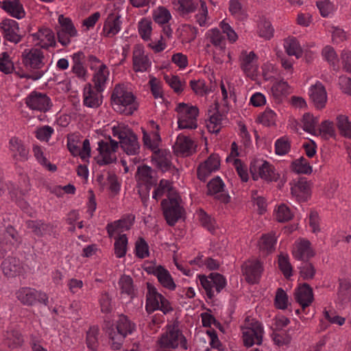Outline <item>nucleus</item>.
<instances>
[{
    "mask_svg": "<svg viewBox=\"0 0 351 351\" xmlns=\"http://www.w3.org/2000/svg\"><path fill=\"white\" fill-rule=\"evenodd\" d=\"M21 59L24 66L29 71V73L21 75V77L38 80L47 71L44 62L43 53L38 49H25L22 53Z\"/></svg>",
    "mask_w": 351,
    "mask_h": 351,
    "instance_id": "f257e3e1",
    "label": "nucleus"
},
{
    "mask_svg": "<svg viewBox=\"0 0 351 351\" xmlns=\"http://www.w3.org/2000/svg\"><path fill=\"white\" fill-rule=\"evenodd\" d=\"M278 264L280 270L286 278L293 276V267L287 254L281 253L278 256Z\"/></svg>",
    "mask_w": 351,
    "mask_h": 351,
    "instance_id": "5fc2aeb1",
    "label": "nucleus"
},
{
    "mask_svg": "<svg viewBox=\"0 0 351 351\" xmlns=\"http://www.w3.org/2000/svg\"><path fill=\"white\" fill-rule=\"evenodd\" d=\"M122 21L119 12L114 9L108 14L104 23L101 34L108 38H112L121 29Z\"/></svg>",
    "mask_w": 351,
    "mask_h": 351,
    "instance_id": "b1692460",
    "label": "nucleus"
},
{
    "mask_svg": "<svg viewBox=\"0 0 351 351\" xmlns=\"http://www.w3.org/2000/svg\"><path fill=\"white\" fill-rule=\"evenodd\" d=\"M283 47L285 52L289 56H295L297 59L301 58L303 50L298 40L293 36H289L284 40Z\"/></svg>",
    "mask_w": 351,
    "mask_h": 351,
    "instance_id": "c03bdc74",
    "label": "nucleus"
},
{
    "mask_svg": "<svg viewBox=\"0 0 351 351\" xmlns=\"http://www.w3.org/2000/svg\"><path fill=\"white\" fill-rule=\"evenodd\" d=\"M177 194L178 193L172 186V183L169 180L162 179L158 186L154 191L152 197L158 200L162 196L166 195L167 199H169Z\"/></svg>",
    "mask_w": 351,
    "mask_h": 351,
    "instance_id": "79ce46f5",
    "label": "nucleus"
},
{
    "mask_svg": "<svg viewBox=\"0 0 351 351\" xmlns=\"http://www.w3.org/2000/svg\"><path fill=\"white\" fill-rule=\"evenodd\" d=\"M104 90H99L95 86L90 84L84 86L83 90V104L88 108H97L102 104L101 93Z\"/></svg>",
    "mask_w": 351,
    "mask_h": 351,
    "instance_id": "2f4dec72",
    "label": "nucleus"
},
{
    "mask_svg": "<svg viewBox=\"0 0 351 351\" xmlns=\"http://www.w3.org/2000/svg\"><path fill=\"white\" fill-rule=\"evenodd\" d=\"M243 343L247 347L261 345L263 341L264 328L263 324L250 316L245 319L241 326Z\"/></svg>",
    "mask_w": 351,
    "mask_h": 351,
    "instance_id": "0eeeda50",
    "label": "nucleus"
},
{
    "mask_svg": "<svg viewBox=\"0 0 351 351\" xmlns=\"http://www.w3.org/2000/svg\"><path fill=\"white\" fill-rule=\"evenodd\" d=\"M291 254L294 258L299 261H307L315 256L310 241L305 239H299L294 242Z\"/></svg>",
    "mask_w": 351,
    "mask_h": 351,
    "instance_id": "bb28decb",
    "label": "nucleus"
},
{
    "mask_svg": "<svg viewBox=\"0 0 351 351\" xmlns=\"http://www.w3.org/2000/svg\"><path fill=\"white\" fill-rule=\"evenodd\" d=\"M128 238L125 234L119 235L114 242V254L117 258L125 256L127 252Z\"/></svg>",
    "mask_w": 351,
    "mask_h": 351,
    "instance_id": "338daca9",
    "label": "nucleus"
},
{
    "mask_svg": "<svg viewBox=\"0 0 351 351\" xmlns=\"http://www.w3.org/2000/svg\"><path fill=\"white\" fill-rule=\"evenodd\" d=\"M112 134L119 139L121 148L128 155H136L139 153L140 145L137 136L128 126L123 123H117L112 127Z\"/></svg>",
    "mask_w": 351,
    "mask_h": 351,
    "instance_id": "20e7f679",
    "label": "nucleus"
},
{
    "mask_svg": "<svg viewBox=\"0 0 351 351\" xmlns=\"http://www.w3.org/2000/svg\"><path fill=\"white\" fill-rule=\"evenodd\" d=\"M0 8L10 16L17 19H21L25 16V9L19 0H2L0 1Z\"/></svg>",
    "mask_w": 351,
    "mask_h": 351,
    "instance_id": "e433bc0d",
    "label": "nucleus"
},
{
    "mask_svg": "<svg viewBox=\"0 0 351 351\" xmlns=\"http://www.w3.org/2000/svg\"><path fill=\"white\" fill-rule=\"evenodd\" d=\"M108 336L111 348L115 350L121 349L126 336L119 332L117 330L115 331L113 328L108 332Z\"/></svg>",
    "mask_w": 351,
    "mask_h": 351,
    "instance_id": "69168bd1",
    "label": "nucleus"
},
{
    "mask_svg": "<svg viewBox=\"0 0 351 351\" xmlns=\"http://www.w3.org/2000/svg\"><path fill=\"white\" fill-rule=\"evenodd\" d=\"M143 141L144 145L150 149L152 152L158 149L161 138L157 131H152L148 133L143 130Z\"/></svg>",
    "mask_w": 351,
    "mask_h": 351,
    "instance_id": "09e8293b",
    "label": "nucleus"
},
{
    "mask_svg": "<svg viewBox=\"0 0 351 351\" xmlns=\"http://www.w3.org/2000/svg\"><path fill=\"white\" fill-rule=\"evenodd\" d=\"M58 23L55 28L58 41L63 47H66L71 43V38L77 36V30L72 20L62 14L58 16Z\"/></svg>",
    "mask_w": 351,
    "mask_h": 351,
    "instance_id": "ddd939ff",
    "label": "nucleus"
},
{
    "mask_svg": "<svg viewBox=\"0 0 351 351\" xmlns=\"http://www.w3.org/2000/svg\"><path fill=\"white\" fill-rule=\"evenodd\" d=\"M314 135L320 136L322 138L328 140L334 138L336 135L334 124L332 121L326 120L317 127Z\"/></svg>",
    "mask_w": 351,
    "mask_h": 351,
    "instance_id": "49530a36",
    "label": "nucleus"
},
{
    "mask_svg": "<svg viewBox=\"0 0 351 351\" xmlns=\"http://www.w3.org/2000/svg\"><path fill=\"white\" fill-rule=\"evenodd\" d=\"M24 100L26 106L32 111L45 113L53 106L51 98L46 93L36 90L31 92Z\"/></svg>",
    "mask_w": 351,
    "mask_h": 351,
    "instance_id": "2eb2a0df",
    "label": "nucleus"
},
{
    "mask_svg": "<svg viewBox=\"0 0 351 351\" xmlns=\"http://www.w3.org/2000/svg\"><path fill=\"white\" fill-rule=\"evenodd\" d=\"M291 168L297 173L310 174L312 172V167L308 160L304 157L294 160L291 164Z\"/></svg>",
    "mask_w": 351,
    "mask_h": 351,
    "instance_id": "13d9d810",
    "label": "nucleus"
},
{
    "mask_svg": "<svg viewBox=\"0 0 351 351\" xmlns=\"http://www.w3.org/2000/svg\"><path fill=\"white\" fill-rule=\"evenodd\" d=\"M274 217L278 222L284 223L290 221L293 217V213L285 204H280L275 208Z\"/></svg>",
    "mask_w": 351,
    "mask_h": 351,
    "instance_id": "3c124183",
    "label": "nucleus"
},
{
    "mask_svg": "<svg viewBox=\"0 0 351 351\" xmlns=\"http://www.w3.org/2000/svg\"><path fill=\"white\" fill-rule=\"evenodd\" d=\"M182 199L179 194L164 199L161 202L163 214L167 223L173 226L181 218L184 208L181 205Z\"/></svg>",
    "mask_w": 351,
    "mask_h": 351,
    "instance_id": "9b49d317",
    "label": "nucleus"
},
{
    "mask_svg": "<svg viewBox=\"0 0 351 351\" xmlns=\"http://www.w3.org/2000/svg\"><path fill=\"white\" fill-rule=\"evenodd\" d=\"M276 241L277 239L274 232L263 234L258 243L259 249L265 254L271 253L275 250Z\"/></svg>",
    "mask_w": 351,
    "mask_h": 351,
    "instance_id": "a18cd8bd",
    "label": "nucleus"
},
{
    "mask_svg": "<svg viewBox=\"0 0 351 351\" xmlns=\"http://www.w3.org/2000/svg\"><path fill=\"white\" fill-rule=\"evenodd\" d=\"M0 32L4 40L17 44L22 40L19 23L11 19H4L0 22Z\"/></svg>",
    "mask_w": 351,
    "mask_h": 351,
    "instance_id": "aec40b11",
    "label": "nucleus"
},
{
    "mask_svg": "<svg viewBox=\"0 0 351 351\" xmlns=\"http://www.w3.org/2000/svg\"><path fill=\"white\" fill-rule=\"evenodd\" d=\"M165 82L178 94L181 93L186 86V82L182 80L178 76L173 75H166L164 77Z\"/></svg>",
    "mask_w": 351,
    "mask_h": 351,
    "instance_id": "e2e57ef3",
    "label": "nucleus"
},
{
    "mask_svg": "<svg viewBox=\"0 0 351 351\" xmlns=\"http://www.w3.org/2000/svg\"><path fill=\"white\" fill-rule=\"evenodd\" d=\"M32 37L36 45L41 48L48 49L56 45L54 33L48 27H40Z\"/></svg>",
    "mask_w": 351,
    "mask_h": 351,
    "instance_id": "72a5a7b5",
    "label": "nucleus"
},
{
    "mask_svg": "<svg viewBox=\"0 0 351 351\" xmlns=\"http://www.w3.org/2000/svg\"><path fill=\"white\" fill-rule=\"evenodd\" d=\"M252 178L257 180L259 178L267 181H276L279 176L275 172L274 167L269 162L256 160L250 165Z\"/></svg>",
    "mask_w": 351,
    "mask_h": 351,
    "instance_id": "a211bd4d",
    "label": "nucleus"
},
{
    "mask_svg": "<svg viewBox=\"0 0 351 351\" xmlns=\"http://www.w3.org/2000/svg\"><path fill=\"white\" fill-rule=\"evenodd\" d=\"M99 329L97 326H93L89 328L86 332V342L87 347L92 350H96L99 346L98 335Z\"/></svg>",
    "mask_w": 351,
    "mask_h": 351,
    "instance_id": "680f3d73",
    "label": "nucleus"
},
{
    "mask_svg": "<svg viewBox=\"0 0 351 351\" xmlns=\"http://www.w3.org/2000/svg\"><path fill=\"white\" fill-rule=\"evenodd\" d=\"M66 146L72 156L76 157L79 156L82 161L88 162L90 158L91 147L88 139H85L82 143L81 147V143L79 137L75 134H70L66 138Z\"/></svg>",
    "mask_w": 351,
    "mask_h": 351,
    "instance_id": "f3484780",
    "label": "nucleus"
},
{
    "mask_svg": "<svg viewBox=\"0 0 351 351\" xmlns=\"http://www.w3.org/2000/svg\"><path fill=\"white\" fill-rule=\"evenodd\" d=\"M175 111L177 113L178 125L180 129L195 130L197 128L199 109L190 104L178 103Z\"/></svg>",
    "mask_w": 351,
    "mask_h": 351,
    "instance_id": "6e6552de",
    "label": "nucleus"
},
{
    "mask_svg": "<svg viewBox=\"0 0 351 351\" xmlns=\"http://www.w3.org/2000/svg\"><path fill=\"white\" fill-rule=\"evenodd\" d=\"M322 55L324 59L333 67L334 70H337L339 69L338 56L333 47L329 45L326 46L322 49Z\"/></svg>",
    "mask_w": 351,
    "mask_h": 351,
    "instance_id": "bf43d9fd",
    "label": "nucleus"
},
{
    "mask_svg": "<svg viewBox=\"0 0 351 351\" xmlns=\"http://www.w3.org/2000/svg\"><path fill=\"white\" fill-rule=\"evenodd\" d=\"M71 72L80 80L85 81L87 78V69L84 65L85 55L82 51H77L71 56Z\"/></svg>",
    "mask_w": 351,
    "mask_h": 351,
    "instance_id": "4c0bfd02",
    "label": "nucleus"
},
{
    "mask_svg": "<svg viewBox=\"0 0 351 351\" xmlns=\"http://www.w3.org/2000/svg\"><path fill=\"white\" fill-rule=\"evenodd\" d=\"M338 300L346 304L351 301V282L347 280H341L338 292Z\"/></svg>",
    "mask_w": 351,
    "mask_h": 351,
    "instance_id": "6e6d98bb",
    "label": "nucleus"
},
{
    "mask_svg": "<svg viewBox=\"0 0 351 351\" xmlns=\"http://www.w3.org/2000/svg\"><path fill=\"white\" fill-rule=\"evenodd\" d=\"M291 195L298 202H305L311 195V183L305 178L294 180L291 187Z\"/></svg>",
    "mask_w": 351,
    "mask_h": 351,
    "instance_id": "c85d7f7f",
    "label": "nucleus"
},
{
    "mask_svg": "<svg viewBox=\"0 0 351 351\" xmlns=\"http://www.w3.org/2000/svg\"><path fill=\"white\" fill-rule=\"evenodd\" d=\"M98 156L95 157L96 162L100 165L111 164L117 160L116 152L119 148V143L109 136L108 140H101L97 143Z\"/></svg>",
    "mask_w": 351,
    "mask_h": 351,
    "instance_id": "9d476101",
    "label": "nucleus"
},
{
    "mask_svg": "<svg viewBox=\"0 0 351 351\" xmlns=\"http://www.w3.org/2000/svg\"><path fill=\"white\" fill-rule=\"evenodd\" d=\"M242 269L246 280L251 284L256 283L263 270V264L258 260H252L245 262Z\"/></svg>",
    "mask_w": 351,
    "mask_h": 351,
    "instance_id": "473e14b6",
    "label": "nucleus"
},
{
    "mask_svg": "<svg viewBox=\"0 0 351 351\" xmlns=\"http://www.w3.org/2000/svg\"><path fill=\"white\" fill-rule=\"evenodd\" d=\"M302 122L304 130L310 134H314L317 127L319 119L310 113H305L303 115Z\"/></svg>",
    "mask_w": 351,
    "mask_h": 351,
    "instance_id": "0e129e2a",
    "label": "nucleus"
},
{
    "mask_svg": "<svg viewBox=\"0 0 351 351\" xmlns=\"http://www.w3.org/2000/svg\"><path fill=\"white\" fill-rule=\"evenodd\" d=\"M20 243V237L13 227H8L3 232H0V256H3L14 245Z\"/></svg>",
    "mask_w": 351,
    "mask_h": 351,
    "instance_id": "a878e982",
    "label": "nucleus"
},
{
    "mask_svg": "<svg viewBox=\"0 0 351 351\" xmlns=\"http://www.w3.org/2000/svg\"><path fill=\"white\" fill-rule=\"evenodd\" d=\"M295 299L301 306V309L296 310L295 313L298 315L301 313L307 314V308L314 300L312 288L306 283L298 287L295 291Z\"/></svg>",
    "mask_w": 351,
    "mask_h": 351,
    "instance_id": "4be33fe9",
    "label": "nucleus"
},
{
    "mask_svg": "<svg viewBox=\"0 0 351 351\" xmlns=\"http://www.w3.org/2000/svg\"><path fill=\"white\" fill-rule=\"evenodd\" d=\"M145 308L148 314H151L156 311H160L163 314L166 315L173 310L171 303L169 300L160 293L157 288L151 283H147Z\"/></svg>",
    "mask_w": 351,
    "mask_h": 351,
    "instance_id": "423d86ee",
    "label": "nucleus"
},
{
    "mask_svg": "<svg viewBox=\"0 0 351 351\" xmlns=\"http://www.w3.org/2000/svg\"><path fill=\"white\" fill-rule=\"evenodd\" d=\"M152 66V62L146 54L143 47L136 45L132 52V69L136 73L147 71Z\"/></svg>",
    "mask_w": 351,
    "mask_h": 351,
    "instance_id": "393cba45",
    "label": "nucleus"
},
{
    "mask_svg": "<svg viewBox=\"0 0 351 351\" xmlns=\"http://www.w3.org/2000/svg\"><path fill=\"white\" fill-rule=\"evenodd\" d=\"M88 61L90 69L94 71L93 76V82L94 86L99 90H104L106 88L107 82L109 78L110 71L106 64L95 56H89Z\"/></svg>",
    "mask_w": 351,
    "mask_h": 351,
    "instance_id": "4468645a",
    "label": "nucleus"
},
{
    "mask_svg": "<svg viewBox=\"0 0 351 351\" xmlns=\"http://www.w3.org/2000/svg\"><path fill=\"white\" fill-rule=\"evenodd\" d=\"M200 224L210 232H213L215 230V220L208 215L204 210L199 209L195 213Z\"/></svg>",
    "mask_w": 351,
    "mask_h": 351,
    "instance_id": "864d4df0",
    "label": "nucleus"
},
{
    "mask_svg": "<svg viewBox=\"0 0 351 351\" xmlns=\"http://www.w3.org/2000/svg\"><path fill=\"white\" fill-rule=\"evenodd\" d=\"M160 348L187 350L186 339L175 326H169L158 341Z\"/></svg>",
    "mask_w": 351,
    "mask_h": 351,
    "instance_id": "1a4fd4ad",
    "label": "nucleus"
},
{
    "mask_svg": "<svg viewBox=\"0 0 351 351\" xmlns=\"http://www.w3.org/2000/svg\"><path fill=\"white\" fill-rule=\"evenodd\" d=\"M194 142L189 137L179 135L176 139L175 151L183 156H188L195 151Z\"/></svg>",
    "mask_w": 351,
    "mask_h": 351,
    "instance_id": "a19ab883",
    "label": "nucleus"
},
{
    "mask_svg": "<svg viewBox=\"0 0 351 351\" xmlns=\"http://www.w3.org/2000/svg\"><path fill=\"white\" fill-rule=\"evenodd\" d=\"M152 158L154 164L161 171H167L170 169L171 155L169 152L158 149L153 152Z\"/></svg>",
    "mask_w": 351,
    "mask_h": 351,
    "instance_id": "ea45409f",
    "label": "nucleus"
},
{
    "mask_svg": "<svg viewBox=\"0 0 351 351\" xmlns=\"http://www.w3.org/2000/svg\"><path fill=\"white\" fill-rule=\"evenodd\" d=\"M152 17L154 22L162 27V33L166 37L170 38L173 33L169 24V21L172 19L170 11L164 6H158L154 10Z\"/></svg>",
    "mask_w": 351,
    "mask_h": 351,
    "instance_id": "5701e85b",
    "label": "nucleus"
},
{
    "mask_svg": "<svg viewBox=\"0 0 351 351\" xmlns=\"http://www.w3.org/2000/svg\"><path fill=\"white\" fill-rule=\"evenodd\" d=\"M222 116L219 112H215L210 116L206 121V127L210 133H217L221 128Z\"/></svg>",
    "mask_w": 351,
    "mask_h": 351,
    "instance_id": "774afa93",
    "label": "nucleus"
},
{
    "mask_svg": "<svg viewBox=\"0 0 351 351\" xmlns=\"http://www.w3.org/2000/svg\"><path fill=\"white\" fill-rule=\"evenodd\" d=\"M152 274L158 279L160 285L169 291H174L176 285L169 271L161 265L156 266L153 268Z\"/></svg>",
    "mask_w": 351,
    "mask_h": 351,
    "instance_id": "c9c22d12",
    "label": "nucleus"
},
{
    "mask_svg": "<svg viewBox=\"0 0 351 351\" xmlns=\"http://www.w3.org/2000/svg\"><path fill=\"white\" fill-rule=\"evenodd\" d=\"M205 50L217 63L222 62L226 49V40L218 28L208 29L204 36Z\"/></svg>",
    "mask_w": 351,
    "mask_h": 351,
    "instance_id": "7ed1b4c3",
    "label": "nucleus"
},
{
    "mask_svg": "<svg viewBox=\"0 0 351 351\" xmlns=\"http://www.w3.org/2000/svg\"><path fill=\"white\" fill-rule=\"evenodd\" d=\"M199 3L200 7L195 15L196 22L201 26L208 25V9L204 0H175L173 2L175 10L182 16L195 11Z\"/></svg>",
    "mask_w": 351,
    "mask_h": 351,
    "instance_id": "39448f33",
    "label": "nucleus"
},
{
    "mask_svg": "<svg viewBox=\"0 0 351 351\" xmlns=\"http://www.w3.org/2000/svg\"><path fill=\"white\" fill-rule=\"evenodd\" d=\"M18 300L23 305L32 306L36 301L44 304L48 302L47 295L30 287H21L15 293Z\"/></svg>",
    "mask_w": 351,
    "mask_h": 351,
    "instance_id": "6ab92c4d",
    "label": "nucleus"
},
{
    "mask_svg": "<svg viewBox=\"0 0 351 351\" xmlns=\"http://www.w3.org/2000/svg\"><path fill=\"white\" fill-rule=\"evenodd\" d=\"M3 337V343L10 349L18 348L23 343L21 333L16 329L8 330Z\"/></svg>",
    "mask_w": 351,
    "mask_h": 351,
    "instance_id": "37998d69",
    "label": "nucleus"
},
{
    "mask_svg": "<svg viewBox=\"0 0 351 351\" xmlns=\"http://www.w3.org/2000/svg\"><path fill=\"white\" fill-rule=\"evenodd\" d=\"M276 120V113L269 108H267L257 118L258 122L267 127L275 125Z\"/></svg>",
    "mask_w": 351,
    "mask_h": 351,
    "instance_id": "4d7b16f0",
    "label": "nucleus"
},
{
    "mask_svg": "<svg viewBox=\"0 0 351 351\" xmlns=\"http://www.w3.org/2000/svg\"><path fill=\"white\" fill-rule=\"evenodd\" d=\"M239 67L244 75L255 80L258 73V58L254 51L243 50L239 56Z\"/></svg>",
    "mask_w": 351,
    "mask_h": 351,
    "instance_id": "dca6fc26",
    "label": "nucleus"
},
{
    "mask_svg": "<svg viewBox=\"0 0 351 351\" xmlns=\"http://www.w3.org/2000/svg\"><path fill=\"white\" fill-rule=\"evenodd\" d=\"M199 280L209 299L213 298L226 285V278L219 273H211L208 276L199 275Z\"/></svg>",
    "mask_w": 351,
    "mask_h": 351,
    "instance_id": "f8f14e48",
    "label": "nucleus"
},
{
    "mask_svg": "<svg viewBox=\"0 0 351 351\" xmlns=\"http://www.w3.org/2000/svg\"><path fill=\"white\" fill-rule=\"evenodd\" d=\"M224 183L219 177L212 179L207 184L208 194L216 195L223 203H228L230 196L223 193Z\"/></svg>",
    "mask_w": 351,
    "mask_h": 351,
    "instance_id": "58836bf2",
    "label": "nucleus"
},
{
    "mask_svg": "<svg viewBox=\"0 0 351 351\" xmlns=\"http://www.w3.org/2000/svg\"><path fill=\"white\" fill-rule=\"evenodd\" d=\"M308 94L316 108L322 109L325 107L327 102V93L320 82H317L310 87Z\"/></svg>",
    "mask_w": 351,
    "mask_h": 351,
    "instance_id": "f704fd0d",
    "label": "nucleus"
},
{
    "mask_svg": "<svg viewBox=\"0 0 351 351\" xmlns=\"http://www.w3.org/2000/svg\"><path fill=\"white\" fill-rule=\"evenodd\" d=\"M11 158L16 162H25L29 158V148L24 141L19 137L12 136L8 145Z\"/></svg>",
    "mask_w": 351,
    "mask_h": 351,
    "instance_id": "412c9836",
    "label": "nucleus"
},
{
    "mask_svg": "<svg viewBox=\"0 0 351 351\" xmlns=\"http://www.w3.org/2000/svg\"><path fill=\"white\" fill-rule=\"evenodd\" d=\"M136 329V324L132 322L127 316L121 315L119 316L117 323V330L128 336L131 335Z\"/></svg>",
    "mask_w": 351,
    "mask_h": 351,
    "instance_id": "de8ad7c7",
    "label": "nucleus"
},
{
    "mask_svg": "<svg viewBox=\"0 0 351 351\" xmlns=\"http://www.w3.org/2000/svg\"><path fill=\"white\" fill-rule=\"evenodd\" d=\"M135 217L132 215L123 216L120 219L114 221L112 223H108L106 230L110 237L116 234H120L124 231L130 230L133 226Z\"/></svg>",
    "mask_w": 351,
    "mask_h": 351,
    "instance_id": "cd10ccee",
    "label": "nucleus"
},
{
    "mask_svg": "<svg viewBox=\"0 0 351 351\" xmlns=\"http://www.w3.org/2000/svg\"><path fill=\"white\" fill-rule=\"evenodd\" d=\"M114 110L125 115H131L138 109L136 97L123 84L116 85L111 95Z\"/></svg>",
    "mask_w": 351,
    "mask_h": 351,
    "instance_id": "f03ea898",
    "label": "nucleus"
},
{
    "mask_svg": "<svg viewBox=\"0 0 351 351\" xmlns=\"http://www.w3.org/2000/svg\"><path fill=\"white\" fill-rule=\"evenodd\" d=\"M33 153L34 156L37 160V161L47 168L48 170L51 171H55L57 169V167L55 165L51 164L47 159L45 157L43 154V149L41 146L38 145H33Z\"/></svg>",
    "mask_w": 351,
    "mask_h": 351,
    "instance_id": "052dcab7",
    "label": "nucleus"
},
{
    "mask_svg": "<svg viewBox=\"0 0 351 351\" xmlns=\"http://www.w3.org/2000/svg\"><path fill=\"white\" fill-rule=\"evenodd\" d=\"M336 121L339 134L345 138L351 139V121L348 117L343 114L338 115Z\"/></svg>",
    "mask_w": 351,
    "mask_h": 351,
    "instance_id": "8fccbe9b",
    "label": "nucleus"
},
{
    "mask_svg": "<svg viewBox=\"0 0 351 351\" xmlns=\"http://www.w3.org/2000/svg\"><path fill=\"white\" fill-rule=\"evenodd\" d=\"M220 159L218 154H211L207 160L201 163L197 168V177L202 181H205L213 173L219 169Z\"/></svg>",
    "mask_w": 351,
    "mask_h": 351,
    "instance_id": "7c9ffc66",
    "label": "nucleus"
},
{
    "mask_svg": "<svg viewBox=\"0 0 351 351\" xmlns=\"http://www.w3.org/2000/svg\"><path fill=\"white\" fill-rule=\"evenodd\" d=\"M3 274L8 278H14L25 273L24 264L15 257H8L1 263Z\"/></svg>",
    "mask_w": 351,
    "mask_h": 351,
    "instance_id": "c756f323",
    "label": "nucleus"
},
{
    "mask_svg": "<svg viewBox=\"0 0 351 351\" xmlns=\"http://www.w3.org/2000/svg\"><path fill=\"white\" fill-rule=\"evenodd\" d=\"M274 32L271 22L265 19H261L257 25L258 35L265 40H269L273 37Z\"/></svg>",
    "mask_w": 351,
    "mask_h": 351,
    "instance_id": "603ef678",
    "label": "nucleus"
}]
</instances>
